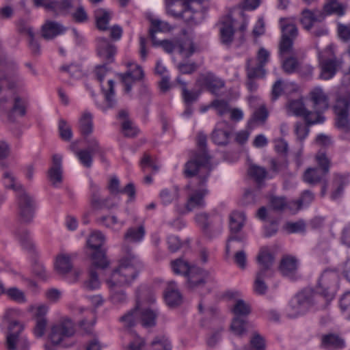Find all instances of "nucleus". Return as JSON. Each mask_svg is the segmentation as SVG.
<instances>
[{
    "label": "nucleus",
    "mask_w": 350,
    "mask_h": 350,
    "mask_svg": "<svg viewBox=\"0 0 350 350\" xmlns=\"http://www.w3.org/2000/svg\"><path fill=\"white\" fill-rule=\"evenodd\" d=\"M207 158L202 157L194 161H188L185 165L184 174L187 178L195 177L185 187L191 193L186 204L188 211L202 208L205 206L204 197L208 193L206 183L211 169L208 167Z\"/></svg>",
    "instance_id": "f257e3e1"
},
{
    "label": "nucleus",
    "mask_w": 350,
    "mask_h": 350,
    "mask_svg": "<svg viewBox=\"0 0 350 350\" xmlns=\"http://www.w3.org/2000/svg\"><path fill=\"white\" fill-rule=\"evenodd\" d=\"M142 267V262L137 256L131 251L127 250L126 256L121 260L119 267L112 272L106 282L112 286L115 284L129 285L137 277Z\"/></svg>",
    "instance_id": "f03ea898"
},
{
    "label": "nucleus",
    "mask_w": 350,
    "mask_h": 350,
    "mask_svg": "<svg viewBox=\"0 0 350 350\" xmlns=\"http://www.w3.org/2000/svg\"><path fill=\"white\" fill-rule=\"evenodd\" d=\"M137 309H138L139 319L142 326L145 327H154L158 317V312L147 305L155 301V295L149 288L142 287L137 291Z\"/></svg>",
    "instance_id": "7ed1b4c3"
},
{
    "label": "nucleus",
    "mask_w": 350,
    "mask_h": 350,
    "mask_svg": "<svg viewBox=\"0 0 350 350\" xmlns=\"http://www.w3.org/2000/svg\"><path fill=\"white\" fill-rule=\"evenodd\" d=\"M321 296L311 288H304L297 293L290 301L287 315L296 318L303 315L317 305Z\"/></svg>",
    "instance_id": "20e7f679"
},
{
    "label": "nucleus",
    "mask_w": 350,
    "mask_h": 350,
    "mask_svg": "<svg viewBox=\"0 0 350 350\" xmlns=\"http://www.w3.org/2000/svg\"><path fill=\"white\" fill-rule=\"evenodd\" d=\"M316 161L318 167L307 169L304 174L303 179L304 182L312 185L325 183L322 189V193L324 194L327 187L326 176L329 172L331 161L323 152L317 153Z\"/></svg>",
    "instance_id": "39448f33"
},
{
    "label": "nucleus",
    "mask_w": 350,
    "mask_h": 350,
    "mask_svg": "<svg viewBox=\"0 0 350 350\" xmlns=\"http://www.w3.org/2000/svg\"><path fill=\"white\" fill-rule=\"evenodd\" d=\"M104 242L105 236L100 231L93 232L87 241L88 249L90 250L89 255L92 263L95 267L100 269H105L109 265L105 252L102 248Z\"/></svg>",
    "instance_id": "423d86ee"
},
{
    "label": "nucleus",
    "mask_w": 350,
    "mask_h": 350,
    "mask_svg": "<svg viewBox=\"0 0 350 350\" xmlns=\"http://www.w3.org/2000/svg\"><path fill=\"white\" fill-rule=\"evenodd\" d=\"M195 219L203 234L208 239L219 237L223 231V219L219 215L201 213L196 215Z\"/></svg>",
    "instance_id": "0eeeda50"
},
{
    "label": "nucleus",
    "mask_w": 350,
    "mask_h": 350,
    "mask_svg": "<svg viewBox=\"0 0 350 350\" xmlns=\"http://www.w3.org/2000/svg\"><path fill=\"white\" fill-rule=\"evenodd\" d=\"M338 277L336 271L325 269L321 273L317 286L318 293L326 301H330L335 297L338 287Z\"/></svg>",
    "instance_id": "6e6552de"
},
{
    "label": "nucleus",
    "mask_w": 350,
    "mask_h": 350,
    "mask_svg": "<svg viewBox=\"0 0 350 350\" xmlns=\"http://www.w3.org/2000/svg\"><path fill=\"white\" fill-rule=\"evenodd\" d=\"M18 214L21 223L30 224L33 219L36 202L33 198L25 190L16 194Z\"/></svg>",
    "instance_id": "1a4fd4ad"
},
{
    "label": "nucleus",
    "mask_w": 350,
    "mask_h": 350,
    "mask_svg": "<svg viewBox=\"0 0 350 350\" xmlns=\"http://www.w3.org/2000/svg\"><path fill=\"white\" fill-rule=\"evenodd\" d=\"M75 332L74 323L68 318L61 319L51 327L49 338L53 345H59Z\"/></svg>",
    "instance_id": "9d476101"
},
{
    "label": "nucleus",
    "mask_w": 350,
    "mask_h": 350,
    "mask_svg": "<svg viewBox=\"0 0 350 350\" xmlns=\"http://www.w3.org/2000/svg\"><path fill=\"white\" fill-rule=\"evenodd\" d=\"M282 37L280 42V54L284 55L291 53L293 41L298 34L296 25L290 23L287 19L281 18L280 21Z\"/></svg>",
    "instance_id": "9b49d317"
},
{
    "label": "nucleus",
    "mask_w": 350,
    "mask_h": 350,
    "mask_svg": "<svg viewBox=\"0 0 350 350\" xmlns=\"http://www.w3.org/2000/svg\"><path fill=\"white\" fill-rule=\"evenodd\" d=\"M350 98L349 96H338L334 106V111L336 116V125L338 129L345 133L350 132V122L349 120V111Z\"/></svg>",
    "instance_id": "f8f14e48"
},
{
    "label": "nucleus",
    "mask_w": 350,
    "mask_h": 350,
    "mask_svg": "<svg viewBox=\"0 0 350 350\" xmlns=\"http://www.w3.org/2000/svg\"><path fill=\"white\" fill-rule=\"evenodd\" d=\"M288 107L294 116L304 118L306 124L308 126L323 123L325 120L323 115H318L317 118H314L313 112L306 109L301 99L291 100Z\"/></svg>",
    "instance_id": "ddd939ff"
},
{
    "label": "nucleus",
    "mask_w": 350,
    "mask_h": 350,
    "mask_svg": "<svg viewBox=\"0 0 350 350\" xmlns=\"http://www.w3.org/2000/svg\"><path fill=\"white\" fill-rule=\"evenodd\" d=\"M310 100L314 111L313 118H317L318 115L327 110L329 107V98L322 88L317 86L314 88L309 93Z\"/></svg>",
    "instance_id": "4468645a"
},
{
    "label": "nucleus",
    "mask_w": 350,
    "mask_h": 350,
    "mask_svg": "<svg viewBox=\"0 0 350 350\" xmlns=\"http://www.w3.org/2000/svg\"><path fill=\"white\" fill-rule=\"evenodd\" d=\"M24 329V325L19 321H14L10 322L8 326V334L6 337V345L8 350H14L16 345L19 347L23 342V347L26 349L29 343L25 338H19L21 333Z\"/></svg>",
    "instance_id": "2eb2a0df"
},
{
    "label": "nucleus",
    "mask_w": 350,
    "mask_h": 350,
    "mask_svg": "<svg viewBox=\"0 0 350 350\" xmlns=\"http://www.w3.org/2000/svg\"><path fill=\"white\" fill-rule=\"evenodd\" d=\"M232 129L230 124L226 121H222L217 124L212 133L213 142L219 146H226L232 135Z\"/></svg>",
    "instance_id": "dca6fc26"
},
{
    "label": "nucleus",
    "mask_w": 350,
    "mask_h": 350,
    "mask_svg": "<svg viewBox=\"0 0 350 350\" xmlns=\"http://www.w3.org/2000/svg\"><path fill=\"white\" fill-rule=\"evenodd\" d=\"M197 83L213 94H217L225 85L223 80L212 72L200 75L197 79Z\"/></svg>",
    "instance_id": "f3484780"
},
{
    "label": "nucleus",
    "mask_w": 350,
    "mask_h": 350,
    "mask_svg": "<svg viewBox=\"0 0 350 350\" xmlns=\"http://www.w3.org/2000/svg\"><path fill=\"white\" fill-rule=\"evenodd\" d=\"M117 49L107 38H99L97 40V53L103 59L107 64L112 63L114 61V56L116 54Z\"/></svg>",
    "instance_id": "a211bd4d"
},
{
    "label": "nucleus",
    "mask_w": 350,
    "mask_h": 350,
    "mask_svg": "<svg viewBox=\"0 0 350 350\" xmlns=\"http://www.w3.org/2000/svg\"><path fill=\"white\" fill-rule=\"evenodd\" d=\"M163 296L166 304L171 308L178 306L183 302V296L174 281L167 283Z\"/></svg>",
    "instance_id": "6ab92c4d"
},
{
    "label": "nucleus",
    "mask_w": 350,
    "mask_h": 350,
    "mask_svg": "<svg viewBox=\"0 0 350 350\" xmlns=\"http://www.w3.org/2000/svg\"><path fill=\"white\" fill-rule=\"evenodd\" d=\"M234 20L230 16H225L221 22L220 40L223 44L229 46L234 38Z\"/></svg>",
    "instance_id": "aec40b11"
},
{
    "label": "nucleus",
    "mask_w": 350,
    "mask_h": 350,
    "mask_svg": "<svg viewBox=\"0 0 350 350\" xmlns=\"http://www.w3.org/2000/svg\"><path fill=\"white\" fill-rule=\"evenodd\" d=\"M321 73L319 77L323 80L332 79L336 73L339 61L336 57L321 59L319 62Z\"/></svg>",
    "instance_id": "412c9836"
},
{
    "label": "nucleus",
    "mask_w": 350,
    "mask_h": 350,
    "mask_svg": "<svg viewBox=\"0 0 350 350\" xmlns=\"http://www.w3.org/2000/svg\"><path fill=\"white\" fill-rule=\"evenodd\" d=\"M62 157L55 154L53 156V165L48 170V178L53 185L57 186L62 182Z\"/></svg>",
    "instance_id": "4be33fe9"
},
{
    "label": "nucleus",
    "mask_w": 350,
    "mask_h": 350,
    "mask_svg": "<svg viewBox=\"0 0 350 350\" xmlns=\"http://www.w3.org/2000/svg\"><path fill=\"white\" fill-rule=\"evenodd\" d=\"M118 118L122 121L121 130L125 137H135L138 135L139 130L129 118V113L126 110L120 111Z\"/></svg>",
    "instance_id": "5701e85b"
},
{
    "label": "nucleus",
    "mask_w": 350,
    "mask_h": 350,
    "mask_svg": "<svg viewBox=\"0 0 350 350\" xmlns=\"http://www.w3.org/2000/svg\"><path fill=\"white\" fill-rule=\"evenodd\" d=\"M246 233L230 234L226 243V254L230 256L236 250H243L247 244Z\"/></svg>",
    "instance_id": "b1692460"
},
{
    "label": "nucleus",
    "mask_w": 350,
    "mask_h": 350,
    "mask_svg": "<svg viewBox=\"0 0 350 350\" xmlns=\"http://www.w3.org/2000/svg\"><path fill=\"white\" fill-rule=\"evenodd\" d=\"M281 273L291 280H296L297 272V260L292 256H285L280 262L279 267Z\"/></svg>",
    "instance_id": "393cba45"
},
{
    "label": "nucleus",
    "mask_w": 350,
    "mask_h": 350,
    "mask_svg": "<svg viewBox=\"0 0 350 350\" xmlns=\"http://www.w3.org/2000/svg\"><path fill=\"white\" fill-rule=\"evenodd\" d=\"M66 29V28L58 22L46 21L42 26V36L46 40H51L59 35L63 34Z\"/></svg>",
    "instance_id": "a878e982"
},
{
    "label": "nucleus",
    "mask_w": 350,
    "mask_h": 350,
    "mask_svg": "<svg viewBox=\"0 0 350 350\" xmlns=\"http://www.w3.org/2000/svg\"><path fill=\"white\" fill-rule=\"evenodd\" d=\"M109 198H101L98 187L93 183L91 184L90 204L93 209L112 208L114 206L112 204H109Z\"/></svg>",
    "instance_id": "bb28decb"
},
{
    "label": "nucleus",
    "mask_w": 350,
    "mask_h": 350,
    "mask_svg": "<svg viewBox=\"0 0 350 350\" xmlns=\"http://www.w3.org/2000/svg\"><path fill=\"white\" fill-rule=\"evenodd\" d=\"M81 1V0H55L52 12L56 16L72 14Z\"/></svg>",
    "instance_id": "cd10ccee"
},
{
    "label": "nucleus",
    "mask_w": 350,
    "mask_h": 350,
    "mask_svg": "<svg viewBox=\"0 0 350 350\" xmlns=\"http://www.w3.org/2000/svg\"><path fill=\"white\" fill-rule=\"evenodd\" d=\"M246 216L243 212L233 211L229 216L230 234L244 233L241 231L245 226Z\"/></svg>",
    "instance_id": "c85d7f7f"
},
{
    "label": "nucleus",
    "mask_w": 350,
    "mask_h": 350,
    "mask_svg": "<svg viewBox=\"0 0 350 350\" xmlns=\"http://www.w3.org/2000/svg\"><path fill=\"white\" fill-rule=\"evenodd\" d=\"M167 12L168 14L174 16L176 18H183L186 21H190L193 19L191 13L188 8V5L180 3L179 5H170L167 3Z\"/></svg>",
    "instance_id": "c756f323"
},
{
    "label": "nucleus",
    "mask_w": 350,
    "mask_h": 350,
    "mask_svg": "<svg viewBox=\"0 0 350 350\" xmlns=\"http://www.w3.org/2000/svg\"><path fill=\"white\" fill-rule=\"evenodd\" d=\"M314 199V193L309 190H305L302 192L299 199L289 202V210L295 213L297 212L304 206H308Z\"/></svg>",
    "instance_id": "7c9ffc66"
},
{
    "label": "nucleus",
    "mask_w": 350,
    "mask_h": 350,
    "mask_svg": "<svg viewBox=\"0 0 350 350\" xmlns=\"http://www.w3.org/2000/svg\"><path fill=\"white\" fill-rule=\"evenodd\" d=\"M187 286L190 288H194L205 283L204 273L203 271L198 267H193L187 274Z\"/></svg>",
    "instance_id": "2f4dec72"
},
{
    "label": "nucleus",
    "mask_w": 350,
    "mask_h": 350,
    "mask_svg": "<svg viewBox=\"0 0 350 350\" xmlns=\"http://www.w3.org/2000/svg\"><path fill=\"white\" fill-rule=\"evenodd\" d=\"M79 131L83 137L90 135L94 130L93 116L89 111L82 113L79 120Z\"/></svg>",
    "instance_id": "473e14b6"
},
{
    "label": "nucleus",
    "mask_w": 350,
    "mask_h": 350,
    "mask_svg": "<svg viewBox=\"0 0 350 350\" xmlns=\"http://www.w3.org/2000/svg\"><path fill=\"white\" fill-rule=\"evenodd\" d=\"M15 236L21 247L28 252H33L34 245L30 237L29 231L27 228H20L15 232Z\"/></svg>",
    "instance_id": "72a5a7b5"
},
{
    "label": "nucleus",
    "mask_w": 350,
    "mask_h": 350,
    "mask_svg": "<svg viewBox=\"0 0 350 350\" xmlns=\"http://www.w3.org/2000/svg\"><path fill=\"white\" fill-rule=\"evenodd\" d=\"M2 179L5 187L14 190L16 194L19 193L20 190L25 189L22 185L18 182L14 173L10 170H6L3 172Z\"/></svg>",
    "instance_id": "f704fd0d"
},
{
    "label": "nucleus",
    "mask_w": 350,
    "mask_h": 350,
    "mask_svg": "<svg viewBox=\"0 0 350 350\" xmlns=\"http://www.w3.org/2000/svg\"><path fill=\"white\" fill-rule=\"evenodd\" d=\"M96 27L98 29L105 31L108 29V25L111 18L109 11L99 8L94 12Z\"/></svg>",
    "instance_id": "c9c22d12"
},
{
    "label": "nucleus",
    "mask_w": 350,
    "mask_h": 350,
    "mask_svg": "<svg viewBox=\"0 0 350 350\" xmlns=\"http://www.w3.org/2000/svg\"><path fill=\"white\" fill-rule=\"evenodd\" d=\"M26 113L25 101L19 96H16L14 100L12 108L8 112V119L11 122L15 121V115L23 117Z\"/></svg>",
    "instance_id": "e433bc0d"
},
{
    "label": "nucleus",
    "mask_w": 350,
    "mask_h": 350,
    "mask_svg": "<svg viewBox=\"0 0 350 350\" xmlns=\"http://www.w3.org/2000/svg\"><path fill=\"white\" fill-rule=\"evenodd\" d=\"M256 260L259 267H263L266 269L272 268L274 256L267 247H263L260 249Z\"/></svg>",
    "instance_id": "4c0bfd02"
},
{
    "label": "nucleus",
    "mask_w": 350,
    "mask_h": 350,
    "mask_svg": "<svg viewBox=\"0 0 350 350\" xmlns=\"http://www.w3.org/2000/svg\"><path fill=\"white\" fill-rule=\"evenodd\" d=\"M146 233L145 228L143 225L138 227L129 228L125 233L124 237L126 241L133 243H139L142 241Z\"/></svg>",
    "instance_id": "58836bf2"
},
{
    "label": "nucleus",
    "mask_w": 350,
    "mask_h": 350,
    "mask_svg": "<svg viewBox=\"0 0 350 350\" xmlns=\"http://www.w3.org/2000/svg\"><path fill=\"white\" fill-rule=\"evenodd\" d=\"M322 345L327 349H340L344 347V340L338 335L330 334L323 336Z\"/></svg>",
    "instance_id": "ea45409f"
},
{
    "label": "nucleus",
    "mask_w": 350,
    "mask_h": 350,
    "mask_svg": "<svg viewBox=\"0 0 350 350\" xmlns=\"http://www.w3.org/2000/svg\"><path fill=\"white\" fill-rule=\"evenodd\" d=\"M159 198L163 205H168L179 198V190L176 186L165 188L161 191Z\"/></svg>",
    "instance_id": "a19ab883"
},
{
    "label": "nucleus",
    "mask_w": 350,
    "mask_h": 350,
    "mask_svg": "<svg viewBox=\"0 0 350 350\" xmlns=\"http://www.w3.org/2000/svg\"><path fill=\"white\" fill-rule=\"evenodd\" d=\"M171 267L175 274L186 276L193 267L190 266L189 262L183 258H179L172 261Z\"/></svg>",
    "instance_id": "79ce46f5"
},
{
    "label": "nucleus",
    "mask_w": 350,
    "mask_h": 350,
    "mask_svg": "<svg viewBox=\"0 0 350 350\" xmlns=\"http://www.w3.org/2000/svg\"><path fill=\"white\" fill-rule=\"evenodd\" d=\"M254 60L248 59L246 63L247 76L248 79H256L263 77L265 75V70L263 66L257 64L256 66H253Z\"/></svg>",
    "instance_id": "37998d69"
},
{
    "label": "nucleus",
    "mask_w": 350,
    "mask_h": 350,
    "mask_svg": "<svg viewBox=\"0 0 350 350\" xmlns=\"http://www.w3.org/2000/svg\"><path fill=\"white\" fill-rule=\"evenodd\" d=\"M110 290V299L114 304H122L126 301L127 296L122 289H118L120 286L118 284H115L114 286H111V284H107Z\"/></svg>",
    "instance_id": "c03bdc74"
},
{
    "label": "nucleus",
    "mask_w": 350,
    "mask_h": 350,
    "mask_svg": "<svg viewBox=\"0 0 350 350\" xmlns=\"http://www.w3.org/2000/svg\"><path fill=\"white\" fill-rule=\"evenodd\" d=\"M55 267L59 273H67L72 269L70 256L67 254L59 255L56 258Z\"/></svg>",
    "instance_id": "a18cd8bd"
},
{
    "label": "nucleus",
    "mask_w": 350,
    "mask_h": 350,
    "mask_svg": "<svg viewBox=\"0 0 350 350\" xmlns=\"http://www.w3.org/2000/svg\"><path fill=\"white\" fill-rule=\"evenodd\" d=\"M248 174L256 183L261 184L267 175V170L256 164H252L248 169Z\"/></svg>",
    "instance_id": "49530a36"
},
{
    "label": "nucleus",
    "mask_w": 350,
    "mask_h": 350,
    "mask_svg": "<svg viewBox=\"0 0 350 350\" xmlns=\"http://www.w3.org/2000/svg\"><path fill=\"white\" fill-rule=\"evenodd\" d=\"M323 8L326 14H335L339 16L345 14L344 7L338 0H326Z\"/></svg>",
    "instance_id": "de8ad7c7"
},
{
    "label": "nucleus",
    "mask_w": 350,
    "mask_h": 350,
    "mask_svg": "<svg viewBox=\"0 0 350 350\" xmlns=\"http://www.w3.org/2000/svg\"><path fill=\"white\" fill-rule=\"evenodd\" d=\"M139 319L138 309H137V304L135 307L131 310L128 311L125 314L120 318V321L123 323L126 327L130 328L133 327Z\"/></svg>",
    "instance_id": "09e8293b"
},
{
    "label": "nucleus",
    "mask_w": 350,
    "mask_h": 350,
    "mask_svg": "<svg viewBox=\"0 0 350 350\" xmlns=\"http://www.w3.org/2000/svg\"><path fill=\"white\" fill-rule=\"evenodd\" d=\"M95 268L98 267H95L92 264V266L90 268L89 270V278L83 284V287L87 290H95L98 288L100 286V281L98 277V274L95 271Z\"/></svg>",
    "instance_id": "8fccbe9b"
},
{
    "label": "nucleus",
    "mask_w": 350,
    "mask_h": 350,
    "mask_svg": "<svg viewBox=\"0 0 350 350\" xmlns=\"http://www.w3.org/2000/svg\"><path fill=\"white\" fill-rule=\"evenodd\" d=\"M104 93L105 102L109 108L115 107L116 100L115 99L114 81L112 79L108 80V90H105L102 88Z\"/></svg>",
    "instance_id": "3c124183"
},
{
    "label": "nucleus",
    "mask_w": 350,
    "mask_h": 350,
    "mask_svg": "<svg viewBox=\"0 0 350 350\" xmlns=\"http://www.w3.org/2000/svg\"><path fill=\"white\" fill-rule=\"evenodd\" d=\"M232 312L235 317H241L248 315L251 312L249 304L245 303L243 299H238L232 308Z\"/></svg>",
    "instance_id": "603ef678"
},
{
    "label": "nucleus",
    "mask_w": 350,
    "mask_h": 350,
    "mask_svg": "<svg viewBox=\"0 0 350 350\" xmlns=\"http://www.w3.org/2000/svg\"><path fill=\"white\" fill-rule=\"evenodd\" d=\"M284 229L290 234L304 233L306 230V224L302 219L295 222L289 221L284 225Z\"/></svg>",
    "instance_id": "864d4df0"
},
{
    "label": "nucleus",
    "mask_w": 350,
    "mask_h": 350,
    "mask_svg": "<svg viewBox=\"0 0 350 350\" xmlns=\"http://www.w3.org/2000/svg\"><path fill=\"white\" fill-rule=\"evenodd\" d=\"M247 322L241 317H235L231 323L230 328L234 334L242 336L246 330Z\"/></svg>",
    "instance_id": "5fc2aeb1"
},
{
    "label": "nucleus",
    "mask_w": 350,
    "mask_h": 350,
    "mask_svg": "<svg viewBox=\"0 0 350 350\" xmlns=\"http://www.w3.org/2000/svg\"><path fill=\"white\" fill-rule=\"evenodd\" d=\"M5 294L12 301L22 304L26 302L25 293L16 287H11L5 291Z\"/></svg>",
    "instance_id": "6e6d98bb"
},
{
    "label": "nucleus",
    "mask_w": 350,
    "mask_h": 350,
    "mask_svg": "<svg viewBox=\"0 0 350 350\" xmlns=\"http://www.w3.org/2000/svg\"><path fill=\"white\" fill-rule=\"evenodd\" d=\"M198 146L201 148L202 153L198 154L195 156V158L190 161L196 162L197 159L202 158V157H206L207 158L206 165L208 168L209 167V157L208 156L206 152V136L203 133H199L198 135L197 139Z\"/></svg>",
    "instance_id": "4d7b16f0"
},
{
    "label": "nucleus",
    "mask_w": 350,
    "mask_h": 350,
    "mask_svg": "<svg viewBox=\"0 0 350 350\" xmlns=\"http://www.w3.org/2000/svg\"><path fill=\"white\" fill-rule=\"evenodd\" d=\"M94 154L88 150L83 149L76 152V156L80 163L85 167H90L92 165V156Z\"/></svg>",
    "instance_id": "13d9d810"
},
{
    "label": "nucleus",
    "mask_w": 350,
    "mask_h": 350,
    "mask_svg": "<svg viewBox=\"0 0 350 350\" xmlns=\"http://www.w3.org/2000/svg\"><path fill=\"white\" fill-rule=\"evenodd\" d=\"M84 141L87 144L86 150H88L92 154L103 153V148L100 146L98 139L94 137L85 136L83 137Z\"/></svg>",
    "instance_id": "bf43d9fd"
},
{
    "label": "nucleus",
    "mask_w": 350,
    "mask_h": 350,
    "mask_svg": "<svg viewBox=\"0 0 350 350\" xmlns=\"http://www.w3.org/2000/svg\"><path fill=\"white\" fill-rule=\"evenodd\" d=\"M154 350H171L172 345L168 338L165 336L156 337L151 343Z\"/></svg>",
    "instance_id": "052dcab7"
},
{
    "label": "nucleus",
    "mask_w": 350,
    "mask_h": 350,
    "mask_svg": "<svg viewBox=\"0 0 350 350\" xmlns=\"http://www.w3.org/2000/svg\"><path fill=\"white\" fill-rule=\"evenodd\" d=\"M211 107L214 108L220 116L229 113L230 111L229 104L224 100L215 99L211 102Z\"/></svg>",
    "instance_id": "680f3d73"
},
{
    "label": "nucleus",
    "mask_w": 350,
    "mask_h": 350,
    "mask_svg": "<svg viewBox=\"0 0 350 350\" xmlns=\"http://www.w3.org/2000/svg\"><path fill=\"white\" fill-rule=\"evenodd\" d=\"M60 137L64 141H70L72 137L71 127L66 120L61 119L58 125Z\"/></svg>",
    "instance_id": "e2e57ef3"
},
{
    "label": "nucleus",
    "mask_w": 350,
    "mask_h": 350,
    "mask_svg": "<svg viewBox=\"0 0 350 350\" xmlns=\"http://www.w3.org/2000/svg\"><path fill=\"white\" fill-rule=\"evenodd\" d=\"M72 16L76 23H83L88 21V14L82 5L81 1L79 3V5L77 6L75 10L72 12Z\"/></svg>",
    "instance_id": "0e129e2a"
},
{
    "label": "nucleus",
    "mask_w": 350,
    "mask_h": 350,
    "mask_svg": "<svg viewBox=\"0 0 350 350\" xmlns=\"http://www.w3.org/2000/svg\"><path fill=\"white\" fill-rule=\"evenodd\" d=\"M186 86L187 83H183L182 96L185 104L189 105L198 99L199 94L197 92L188 90Z\"/></svg>",
    "instance_id": "69168bd1"
},
{
    "label": "nucleus",
    "mask_w": 350,
    "mask_h": 350,
    "mask_svg": "<svg viewBox=\"0 0 350 350\" xmlns=\"http://www.w3.org/2000/svg\"><path fill=\"white\" fill-rule=\"evenodd\" d=\"M270 205L272 209L276 211H282L285 208L289 209V202L287 203L283 197H272L270 200Z\"/></svg>",
    "instance_id": "338daca9"
},
{
    "label": "nucleus",
    "mask_w": 350,
    "mask_h": 350,
    "mask_svg": "<svg viewBox=\"0 0 350 350\" xmlns=\"http://www.w3.org/2000/svg\"><path fill=\"white\" fill-rule=\"evenodd\" d=\"M310 126L304 125L301 122H297L295 124V133L297 135V138L298 140L302 142L306 137L308 136L310 129Z\"/></svg>",
    "instance_id": "774afa93"
}]
</instances>
